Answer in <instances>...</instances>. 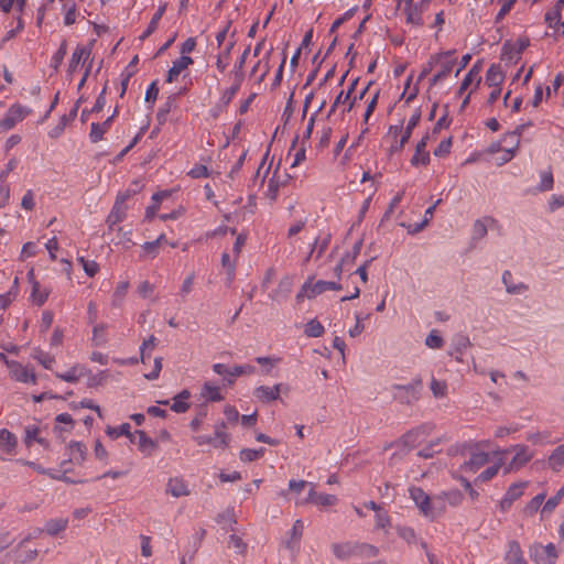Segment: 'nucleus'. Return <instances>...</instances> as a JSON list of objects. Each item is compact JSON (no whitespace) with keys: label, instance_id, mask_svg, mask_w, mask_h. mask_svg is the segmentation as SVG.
<instances>
[{"label":"nucleus","instance_id":"nucleus-1","mask_svg":"<svg viewBox=\"0 0 564 564\" xmlns=\"http://www.w3.org/2000/svg\"><path fill=\"white\" fill-rule=\"evenodd\" d=\"M249 53H250V46H247L245 48V51L242 52L241 56L235 63L234 70H232L234 84L223 93V95L218 101V108L220 110L226 108L231 102V100L234 99L236 94L239 91L240 86L245 78L243 67H245L246 59H247Z\"/></svg>","mask_w":564,"mask_h":564},{"label":"nucleus","instance_id":"nucleus-2","mask_svg":"<svg viewBox=\"0 0 564 564\" xmlns=\"http://www.w3.org/2000/svg\"><path fill=\"white\" fill-rule=\"evenodd\" d=\"M422 389L423 380L421 376H416L408 384H393L392 390L395 391L393 399L401 404L411 405L420 399Z\"/></svg>","mask_w":564,"mask_h":564},{"label":"nucleus","instance_id":"nucleus-3","mask_svg":"<svg viewBox=\"0 0 564 564\" xmlns=\"http://www.w3.org/2000/svg\"><path fill=\"white\" fill-rule=\"evenodd\" d=\"M313 279L314 278L310 276L297 292L295 297L297 303H301L305 297L314 299L327 290L339 291L343 289L341 284L338 282L318 280L313 283Z\"/></svg>","mask_w":564,"mask_h":564},{"label":"nucleus","instance_id":"nucleus-4","mask_svg":"<svg viewBox=\"0 0 564 564\" xmlns=\"http://www.w3.org/2000/svg\"><path fill=\"white\" fill-rule=\"evenodd\" d=\"M137 193V189H126L117 195L116 202L106 219L109 230L121 223L127 217V206L124 203Z\"/></svg>","mask_w":564,"mask_h":564},{"label":"nucleus","instance_id":"nucleus-5","mask_svg":"<svg viewBox=\"0 0 564 564\" xmlns=\"http://www.w3.org/2000/svg\"><path fill=\"white\" fill-rule=\"evenodd\" d=\"M530 557L535 564H555L558 554L553 543H534L530 546Z\"/></svg>","mask_w":564,"mask_h":564},{"label":"nucleus","instance_id":"nucleus-6","mask_svg":"<svg viewBox=\"0 0 564 564\" xmlns=\"http://www.w3.org/2000/svg\"><path fill=\"white\" fill-rule=\"evenodd\" d=\"M432 431V427L427 424L416 426L406 433H404L398 441L397 445H401L408 451L415 448L421 444L422 440L427 436Z\"/></svg>","mask_w":564,"mask_h":564},{"label":"nucleus","instance_id":"nucleus-7","mask_svg":"<svg viewBox=\"0 0 564 564\" xmlns=\"http://www.w3.org/2000/svg\"><path fill=\"white\" fill-rule=\"evenodd\" d=\"M30 109L14 104L6 112L3 119L0 121V128L3 130L12 129L18 122L22 121L29 113Z\"/></svg>","mask_w":564,"mask_h":564},{"label":"nucleus","instance_id":"nucleus-8","mask_svg":"<svg viewBox=\"0 0 564 564\" xmlns=\"http://www.w3.org/2000/svg\"><path fill=\"white\" fill-rule=\"evenodd\" d=\"M289 386L276 383L273 387L259 386L254 389L253 395L262 403H270L280 399L281 392H289Z\"/></svg>","mask_w":564,"mask_h":564},{"label":"nucleus","instance_id":"nucleus-9","mask_svg":"<svg viewBox=\"0 0 564 564\" xmlns=\"http://www.w3.org/2000/svg\"><path fill=\"white\" fill-rule=\"evenodd\" d=\"M410 496L425 517H434L433 506L436 503L432 502L430 496L422 488H410Z\"/></svg>","mask_w":564,"mask_h":564},{"label":"nucleus","instance_id":"nucleus-10","mask_svg":"<svg viewBox=\"0 0 564 564\" xmlns=\"http://www.w3.org/2000/svg\"><path fill=\"white\" fill-rule=\"evenodd\" d=\"M532 124L533 123L531 121H528L525 123H521V124L517 126L513 131L505 133V135L502 138V141H507L508 139H512L513 142H512V148H507L506 155L502 156V163L509 162L514 156L516 151L518 150L519 144H520L519 138L524 132V130L528 127H531Z\"/></svg>","mask_w":564,"mask_h":564},{"label":"nucleus","instance_id":"nucleus-11","mask_svg":"<svg viewBox=\"0 0 564 564\" xmlns=\"http://www.w3.org/2000/svg\"><path fill=\"white\" fill-rule=\"evenodd\" d=\"M420 120H421V109L417 108L413 112L411 118L409 119L405 129L402 130L401 139L399 141H395V143L391 145V148H390L391 152H399L404 148V145L409 142V140L412 135L413 129L420 123Z\"/></svg>","mask_w":564,"mask_h":564},{"label":"nucleus","instance_id":"nucleus-12","mask_svg":"<svg viewBox=\"0 0 564 564\" xmlns=\"http://www.w3.org/2000/svg\"><path fill=\"white\" fill-rule=\"evenodd\" d=\"M8 367L10 368L12 378L17 381L36 383V376L33 370L22 366L19 361L11 360V362H8Z\"/></svg>","mask_w":564,"mask_h":564},{"label":"nucleus","instance_id":"nucleus-13","mask_svg":"<svg viewBox=\"0 0 564 564\" xmlns=\"http://www.w3.org/2000/svg\"><path fill=\"white\" fill-rule=\"evenodd\" d=\"M83 98L80 97L74 107L69 110L67 115H63L59 119V122L50 130L48 135L52 139H57L65 130V127L68 124V122L73 121L77 117L78 107L82 102Z\"/></svg>","mask_w":564,"mask_h":564},{"label":"nucleus","instance_id":"nucleus-14","mask_svg":"<svg viewBox=\"0 0 564 564\" xmlns=\"http://www.w3.org/2000/svg\"><path fill=\"white\" fill-rule=\"evenodd\" d=\"M455 50H448L431 55L429 61L423 65L422 70L417 77V82L423 80L433 70V68L441 63L442 59L452 57L455 55Z\"/></svg>","mask_w":564,"mask_h":564},{"label":"nucleus","instance_id":"nucleus-15","mask_svg":"<svg viewBox=\"0 0 564 564\" xmlns=\"http://www.w3.org/2000/svg\"><path fill=\"white\" fill-rule=\"evenodd\" d=\"M430 135L426 133L417 143L415 147V153L411 159V164L413 166L417 165H427L431 161L430 153L425 151V148L427 145Z\"/></svg>","mask_w":564,"mask_h":564},{"label":"nucleus","instance_id":"nucleus-16","mask_svg":"<svg viewBox=\"0 0 564 564\" xmlns=\"http://www.w3.org/2000/svg\"><path fill=\"white\" fill-rule=\"evenodd\" d=\"M194 63L193 58L187 55H182L173 62L172 67L167 70L165 82L173 83L176 77Z\"/></svg>","mask_w":564,"mask_h":564},{"label":"nucleus","instance_id":"nucleus-17","mask_svg":"<svg viewBox=\"0 0 564 564\" xmlns=\"http://www.w3.org/2000/svg\"><path fill=\"white\" fill-rule=\"evenodd\" d=\"M505 561L507 564H528L518 541L512 540L508 542V550L505 554Z\"/></svg>","mask_w":564,"mask_h":564},{"label":"nucleus","instance_id":"nucleus-18","mask_svg":"<svg viewBox=\"0 0 564 564\" xmlns=\"http://www.w3.org/2000/svg\"><path fill=\"white\" fill-rule=\"evenodd\" d=\"M430 0H422L420 4H408L405 7L406 22L421 26L424 24L422 13L424 10V6L429 3Z\"/></svg>","mask_w":564,"mask_h":564},{"label":"nucleus","instance_id":"nucleus-19","mask_svg":"<svg viewBox=\"0 0 564 564\" xmlns=\"http://www.w3.org/2000/svg\"><path fill=\"white\" fill-rule=\"evenodd\" d=\"M333 554L341 561L348 560L357 555V543L344 542L332 544Z\"/></svg>","mask_w":564,"mask_h":564},{"label":"nucleus","instance_id":"nucleus-20","mask_svg":"<svg viewBox=\"0 0 564 564\" xmlns=\"http://www.w3.org/2000/svg\"><path fill=\"white\" fill-rule=\"evenodd\" d=\"M532 457V454L529 452L528 446L525 445H517L516 446V455L513 456L511 463L507 467V470L519 469L523 467Z\"/></svg>","mask_w":564,"mask_h":564},{"label":"nucleus","instance_id":"nucleus-21","mask_svg":"<svg viewBox=\"0 0 564 564\" xmlns=\"http://www.w3.org/2000/svg\"><path fill=\"white\" fill-rule=\"evenodd\" d=\"M166 494L175 498L188 496L189 490L186 481L182 477L170 478L166 485Z\"/></svg>","mask_w":564,"mask_h":564},{"label":"nucleus","instance_id":"nucleus-22","mask_svg":"<svg viewBox=\"0 0 564 564\" xmlns=\"http://www.w3.org/2000/svg\"><path fill=\"white\" fill-rule=\"evenodd\" d=\"M488 460L489 455L485 452L471 453L470 458L462 465L460 469L476 473L480 467L487 464Z\"/></svg>","mask_w":564,"mask_h":564},{"label":"nucleus","instance_id":"nucleus-23","mask_svg":"<svg viewBox=\"0 0 564 564\" xmlns=\"http://www.w3.org/2000/svg\"><path fill=\"white\" fill-rule=\"evenodd\" d=\"M113 121V116L108 117L104 122H93L90 124L89 139L91 143H97L102 140L104 134L110 129Z\"/></svg>","mask_w":564,"mask_h":564},{"label":"nucleus","instance_id":"nucleus-24","mask_svg":"<svg viewBox=\"0 0 564 564\" xmlns=\"http://www.w3.org/2000/svg\"><path fill=\"white\" fill-rule=\"evenodd\" d=\"M304 531V523L301 519L294 521L290 531V538L284 542L285 547L294 551L299 547L300 540L302 539Z\"/></svg>","mask_w":564,"mask_h":564},{"label":"nucleus","instance_id":"nucleus-25","mask_svg":"<svg viewBox=\"0 0 564 564\" xmlns=\"http://www.w3.org/2000/svg\"><path fill=\"white\" fill-rule=\"evenodd\" d=\"M306 501L312 502L322 507H330L337 503L338 499L335 495L329 494H318L312 487L308 491V496Z\"/></svg>","mask_w":564,"mask_h":564},{"label":"nucleus","instance_id":"nucleus-26","mask_svg":"<svg viewBox=\"0 0 564 564\" xmlns=\"http://www.w3.org/2000/svg\"><path fill=\"white\" fill-rule=\"evenodd\" d=\"M481 70V64L480 62H477L473 65V67L468 70V73L465 75L459 88H458V95H463L464 91L471 85V83L476 79V86H478L481 82V77L479 76V73Z\"/></svg>","mask_w":564,"mask_h":564},{"label":"nucleus","instance_id":"nucleus-27","mask_svg":"<svg viewBox=\"0 0 564 564\" xmlns=\"http://www.w3.org/2000/svg\"><path fill=\"white\" fill-rule=\"evenodd\" d=\"M15 556V564H31L34 562L39 555V551L36 549L26 550L24 547H20V543L12 551Z\"/></svg>","mask_w":564,"mask_h":564},{"label":"nucleus","instance_id":"nucleus-28","mask_svg":"<svg viewBox=\"0 0 564 564\" xmlns=\"http://www.w3.org/2000/svg\"><path fill=\"white\" fill-rule=\"evenodd\" d=\"M505 80V74L499 64H492L486 73V84L489 87H500Z\"/></svg>","mask_w":564,"mask_h":564},{"label":"nucleus","instance_id":"nucleus-29","mask_svg":"<svg viewBox=\"0 0 564 564\" xmlns=\"http://www.w3.org/2000/svg\"><path fill=\"white\" fill-rule=\"evenodd\" d=\"M91 54L90 47L85 46H77L72 55V58L69 61L68 65V72L74 73L79 65V63L83 61L84 63L89 58Z\"/></svg>","mask_w":564,"mask_h":564},{"label":"nucleus","instance_id":"nucleus-30","mask_svg":"<svg viewBox=\"0 0 564 564\" xmlns=\"http://www.w3.org/2000/svg\"><path fill=\"white\" fill-rule=\"evenodd\" d=\"M87 368L82 365H74L67 372L59 373L56 372V378L69 382V383H76L80 377L86 376Z\"/></svg>","mask_w":564,"mask_h":564},{"label":"nucleus","instance_id":"nucleus-31","mask_svg":"<svg viewBox=\"0 0 564 564\" xmlns=\"http://www.w3.org/2000/svg\"><path fill=\"white\" fill-rule=\"evenodd\" d=\"M68 448L70 452L69 460L75 462L76 464H83L87 455V448L85 444L77 441H70Z\"/></svg>","mask_w":564,"mask_h":564},{"label":"nucleus","instance_id":"nucleus-32","mask_svg":"<svg viewBox=\"0 0 564 564\" xmlns=\"http://www.w3.org/2000/svg\"><path fill=\"white\" fill-rule=\"evenodd\" d=\"M167 3H163L158 8V11L153 14L148 28L143 31V33L140 35V40L144 41L148 39L152 33L155 32L159 25V21L163 17L164 12L166 11Z\"/></svg>","mask_w":564,"mask_h":564},{"label":"nucleus","instance_id":"nucleus-33","mask_svg":"<svg viewBox=\"0 0 564 564\" xmlns=\"http://www.w3.org/2000/svg\"><path fill=\"white\" fill-rule=\"evenodd\" d=\"M68 525V519L67 518H57V519H50L46 521L44 529V532H46L48 535L55 536L58 533L66 530Z\"/></svg>","mask_w":564,"mask_h":564},{"label":"nucleus","instance_id":"nucleus-34","mask_svg":"<svg viewBox=\"0 0 564 564\" xmlns=\"http://www.w3.org/2000/svg\"><path fill=\"white\" fill-rule=\"evenodd\" d=\"M357 84H358V78L354 79L350 83V85H349V87H348L346 93L341 90L337 95V97L335 98L333 105L330 106V109H329V111L327 113V118H329L332 115L335 113L336 108L338 107V105L346 104L350 99V96H351L352 91L355 90Z\"/></svg>","mask_w":564,"mask_h":564},{"label":"nucleus","instance_id":"nucleus-35","mask_svg":"<svg viewBox=\"0 0 564 564\" xmlns=\"http://www.w3.org/2000/svg\"><path fill=\"white\" fill-rule=\"evenodd\" d=\"M18 444L17 437L7 429L0 430V448L6 453H11Z\"/></svg>","mask_w":564,"mask_h":564},{"label":"nucleus","instance_id":"nucleus-36","mask_svg":"<svg viewBox=\"0 0 564 564\" xmlns=\"http://www.w3.org/2000/svg\"><path fill=\"white\" fill-rule=\"evenodd\" d=\"M438 500H447L452 507H457L463 502L464 495L458 489H452L434 497V503H436Z\"/></svg>","mask_w":564,"mask_h":564},{"label":"nucleus","instance_id":"nucleus-37","mask_svg":"<svg viewBox=\"0 0 564 564\" xmlns=\"http://www.w3.org/2000/svg\"><path fill=\"white\" fill-rule=\"evenodd\" d=\"M471 345L469 338L465 335L458 334L453 338V350L449 355H455L456 359L460 361V355Z\"/></svg>","mask_w":564,"mask_h":564},{"label":"nucleus","instance_id":"nucleus-38","mask_svg":"<svg viewBox=\"0 0 564 564\" xmlns=\"http://www.w3.org/2000/svg\"><path fill=\"white\" fill-rule=\"evenodd\" d=\"M134 433H135V436H138L137 445H138L139 451H141L143 453L147 451L151 452L158 447L156 442L154 440H152L151 437H149L144 431L137 430Z\"/></svg>","mask_w":564,"mask_h":564},{"label":"nucleus","instance_id":"nucleus-39","mask_svg":"<svg viewBox=\"0 0 564 564\" xmlns=\"http://www.w3.org/2000/svg\"><path fill=\"white\" fill-rule=\"evenodd\" d=\"M176 94L167 97L166 101L159 108L156 112V120L160 124H163L166 121V117L170 113L174 102L176 100Z\"/></svg>","mask_w":564,"mask_h":564},{"label":"nucleus","instance_id":"nucleus-40","mask_svg":"<svg viewBox=\"0 0 564 564\" xmlns=\"http://www.w3.org/2000/svg\"><path fill=\"white\" fill-rule=\"evenodd\" d=\"M130 429L131 426L129 423H122L117 427L108 426L106 429V433L111 438H118L119 436H135V433H131Z\"/></svg>","mask_w":564,"mask_h":564},{"label":"nucleus","instance_id":"nucleus-41","mask_svg":"<svg viewBox=\"0 0 564 564\" xmlns=\"http://www.w3.org/2000/svg\"><path fill=\"white\" fill-rule=\"evenodd\" d=\"M549 464L551 468L558 471L564 464V444L557 446L549 457Z\"/></svg>","mask_w":564,"mask_h":564},{"label":"nucleus","instance_id":"nucleus-42","mask_svg":"<svg viewBox=\"0 0 564 564\" xmlns=\"http://www.w3.org/2000/svg\"><path fill=\"white\" fill-rule=\"evenodd\" d=\"M234 46L235 42L230 41L225 47V50L217 55L216 67L219 69L220 73H224L226 67L228 66V61Z\"/></svg>","mask_w":564,"mask_h":564},{"label":"nucleus","instance_id":"nucleus-43","mask_svg":"<svg viewBox=\"0 0 564 564\" xmlns=\"http://www.w3.org/2000/svg\"><path fill=\"white\" fill-rule=\"evenodd\" d=\"M202 395L210 402H218L224 399L221 395L219 388L206 382L202 390Z\"/></svg>","mask_w":564,"mask_h":564},{"label":"nucleus","instance_id":"nucleus-44","mask_svg":"<svg viewBox=\"0 0 564 564\" xmlns=\"http://www.w3.org/2000/svg\"><path fill=\"white\" fill-rule=\"evenodd\" d=\"M264 447H261L259 449L242 448L239 453V457L241 462L250 463L261 458L264 455Z\"/></svg>","mask_w":564,"mask_h":564},{"label":"nucleus","instance_id":"nucleus-45","mask_svg":"<svg viewBox=\"0 0 564 564\" xmlns=\"http://www.w3.org/2000/svg\"><path fill=\"white\" fill-rule=\"evenodd\" d=\"M512 280V274L510 271H505L503 274H502V281L506 285V289H507V292L510 293V294H518L522 291H525L528 289V286L523 283H520V284H513L511 282Z\"/></svg>","mask_w":564,"mask_h":564},{"label":"nucleus","instance_id":"nucleus-46","mask_svg":"<svg viewBox=\"0 0 564 564\" xmlns=\"http://www.w3.org/2000/svg\"><path fill=\"white\" fill-rule=\"evenodd\" d=\"M41 285L37 281L32 282V292H31V299L34 304L37 306L44 305L48 297L47 291H40Z\"/></svg>","mask_w":564,"mask_h":564},{"label":"nucleus","instance_id":"nucleus-47","mask_svg":"<svg viewBox=\"0 0 564 564\" xmlns=\"http://www.w3.org/2000/svg\"><path fill=\"white\" fill-rule=\"evenodd\" d=\"M226 427L227 426H226L225 421H221V422H218L215 424L214 433L216 434V438H219L218 443H217L218 446H228L229 445L231 437H230V434L225 432Z\"/></svg>","mask_w":564,"mask_h":564},{"label":"nucleus","instance_id":"nucleus-48","mask_svg":"<svg viewBox=\"0 0 564 564\" xmlns=\"http://www.w3.org/2000/svg\"><path fill=\"white\" fill-rule=\"evenodd\" d=\"M379 554V549L368 543H357V555L366 558L376 557Z\"/></svg>","mask_w":564,"mask_h":564},{"label":"nucleus","instance_id":"nucleus-49","mask_svg":"<svg viewBox=\"0 0 564 564\" xmlns=\"http://www.w3.org/2000/svg\"><path fill=\"white\" fill-rule=\"evenodd\" d=\"M33 358L36 359L45 369H51L52 365L55 362L54 356L44 352L42 349L36 348L33 351Z\"/></svg>","mask_w":564,"mask_h":564},{"label":"nucleus","instance_id":"nucleus-50","mask_svg":"<svg viewBox=\"0 0 564 564\" xmlns=\"http://www.w3.org/2000/svg\"><path fill=\"white\" fill-rule=\"evenodd\" d=\"M304 333L308 337H321L324 334V326L317 319H312L305 325Z\"/></svg>","mask_w":564,"mask_h":564},{"label":"nucleus","instance_id":"nucleus-51","mask_svg":"<svg viewBox=\"0 0 564 564\" xmlns=\"http://www.w3.org/2000/svg\"><path fill=\"white\" fill-rule=\"evenodd\" d=\"M67 54V42L66 40H63L58 50L55 52L51 59V67H53L55 70L58 69L61 64L64 61L65 55Z\"/></svg>","mask_w":564,"mask_h":564},{"label":"nucleus","instance_id":"nucleus-52","mask_svg":"<svg viewBox=\"0 0 564 564\" xmlns=\"http://www.w3.org/2000/svg\"><path fill=\"white\" fill-rule=\"evenodd\" d=\"M108 371L107 370H101L99 371L98 373H91V371L89 369H87L86 371V376H88V380H87V387L89 388H95V387H98V386H101L106 378L108 377Z\"/></svg>","mask_w":564,"mask_h":564},{"label":"nucleus","instance_id":"nucleus-53","mask_svg":"<svg viewBox=\"0 0 564 564\" xmlns=\"http://www.w3.org/2000/svg\"><path fill=\"white\" fill-rule=\"evenodd\" d=\"M553 185H554V178H553L552 171L549 170V171L542 172L541 173V182L538 185L536 189L539 192H547L553 188Z\"/></svg>","mask_w":564,"mask_h":564},{"label":"nucleus","instance_id":"nucleus-54","mask_svg":"<svg viewBox=\"0 0 564 564\" xmlns=\"http://www.w3.org/2000/svg\"><path fill=\"white\" fill-rule=\"evenodd\" d=\"M55 422L68 425V429H64V427L56 425L54 427V431L59 432V433H62L63 431L70 432L75 425V421L73 420L72 415L68 413H61V414L56 415Z\"/></svg>","mask_w":564,"mask_h":564},{"label":"nucleus","instance_id":"nucleus-55","mask_svg":"<svg viewBox=\"0 0 564 564\" xmlns=\"http://www.w3.org/2000/svg\"><path fill=\"white\" fill-rule=\"evenodd\" d=\"M77 260L83 265V269L88 276L93 278L98 273L99 265L96 261L86 260L84 257H78Z\"/></svg>","mask_w":564,"mask_h":564},{"label":"nucleus","instance_id":"nucleus-56","mask_svg":"<svg viewBox=\"0 0 564 564\" xmlns=\"http://www.w3.org/2000/svg\"><path fill=\"white\" fill-rule=\"evenodd\" d=\"M362 248V239L357 240L351 250L347 252L343 258V262H346L347 264H352L357 257L360 254Z\"/></svg>","mask_w":564,"mask_h":564},{"label":"nucleus","instance_id":"nucleus-57","mask_svg":"<svg viewBox=\"0 0 564 564\" xmlns=\"http://www.w3.org/2000/svg\"><path fill=\"white\" fill-rule=\"evenodd\" d=\"M358 10V7H354V8H350L348 11H346L341 17H339L338 19H336L330 29H329V33H334L341 24H344L345 22H347L348 20H350L355 13L357 12Z\"/></svg>","mask_w":564,"mask_h":564},{"label":"nucleus","instance_id":"nucleus-58","mask_svg":"<svg viewBox=\"0 0 564 564\" xmlns=\"http://www.w3.org/2000/svg\"><path fill=\"white\" fill-rule=\"evenodd\" d=\"M403 194L404 192H401V193H398L390 202L387 210L384 212L381 220H380V225H382L383 223L388 221L391 217V215L393 214L395 207L399 205V203L402 200V197H403Z\"/></svg>","mask_w":564,"mask_h":564},{"label":"nucleus","instance_id":"nucleus-59","mask_svg":"<svg viewBox=\"0 0 564 564\" xmlns=\"http://www.w3.org/2000/svg\"><path fill=\"white\" fill-rule=\"evenodd\" d=\"M527 486V482H516L512 484L505 496L511 499L513 502L519 499L523 495V489Z\"/></svg>","mask_w":564,"mask_h":564},{"label":"nucleus","instance_id":"nucleus-60","mask_svg":"<svg viewBox=\"0 0 564 564\" xmlns=\"http://www.w3.org/2000/svg\"><path fill=\"white\" fill-rule=\"evenodd\" d=\"M445 61H441V69L437 72V74L443 78L446 79L451 72L453 70V67L456 64V58L454 56L444 58Z\"/></svg>","mask_w":564,"mask_h":564},{"label":"nucleus","instance_id":"nucleus-61","mask_svg":"<svg viewBox=\"0 0 564 564\" xmlns=\"http://www.w3.org/2000/svg\"><path fill=\"white\" fill-rule=\"evenodd\" d=\"M452 138L444 139L434 150L433 154L437 158H445L451 153Z\"/></svg>","mask_w":564,"mask_h":564},{"label":"nucleus","instance_id":"nucleus-62","mask_svg":"<svg viewBox=\"0 0 564 564\" xmlns=\"http://www.w3.org/2000/svg\"><path fill=\"white\" fill-rule=\"evenodd\" d=\"M106 325L98 324L93 329V343L95 346H100L106 344L107 339L105 337Z\"/></svg>","mask_w":564,"mask_h":564},{"label":"nucleus","instance_id":"nucleus-63","mask_svg":"<svg viewBox=\"0 0 564 564\" xmlns=\"http://www.w3.org/2000/svg\"><path fill=\"white\" fill-rule=\"evenodd\" d=\"M25 436H24V444L26 447H31L32 444L35 442V438L39 437L40 427L36 425H28L24 430Z\"/></svg>","mask_w":564,"mask_h":564},{"label":"nucleus","instance_id":"nucleus-64","mask_svg":"<svg viewBox=\"0 0 564 564\" xmlns=\"http://www.w3.org/2000/svg\"><path fill=\"white\" fill-rule=\"evenodd\" d=\"M500 466L499 465H492L488 468H486L484 471H481L477 478L475 479V482H485L490 479H492L499 471Z\"/></svg>","mask_w":564,"mask_h":564}]
</instances>
